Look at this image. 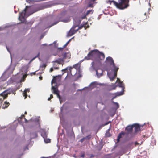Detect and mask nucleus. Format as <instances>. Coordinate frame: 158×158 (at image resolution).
Segmentation results:
<instances>
[{
  "instance_id": "f257e3e1",
  "label": "nucleus",
  "mask_w": 158,
  "mask_h": 158,
  "mask_svg": "<svg viewBox=\"0 0 158 158\" xmlns=\"http://www.w3.org/2000/svg\"><path fill=\"white\" fill-rule=\"evenodd\" d=\"M106 2L110 5L112 3L117 8L121 10H124L129 6V0H118V2L114 0H108Z\"/></svg>"
},
{
  "instance_id": "f03ea898",
  "label": "nucleus",
  "mask_w": 158,
  "mask_h": 158,
  "mask_svg": "<svg viewBox=\"0 0 158 158\" xmlns=\"http://www.w3.org/2000/svg\"><path fill=\"white\" fill-rule=\"evenodd\" d=\"M105 62L106 64L112 65L113 68L112 70L114 72V76L112 78H110L111 81H112L117 77V72L119 68L115 66L113 58L110 56H108L106 58Z\"/></svg>"
},
{
  "instance_id": "7ed1b4c3",
  "label": "nucleus",
  "mask_w": 158,
  "mask_h": 158,
  "mask_svg": "<svg viewBox=\"0 0 158 158\" xmlns=\"http://www.w3.org/2000/svg\"><path fill=\"white\" fill-rule=\"evenodd\" d=\"M98 50L94 49L90 51L88 54L87 56H85L84 60H95L97 58V56L98 54Z\"/></svg>"
},
{
  "instance_id": "20e7f679",
  "label": "nucleus",
  "mask_w": 158,
  "mask_h": 158,
  "mask_svg": "<svg viewBox=\"0 0 158 158\" xmlns=\"http://www.w3.org/2000/svg\"><path fill=\"white\" fill-rule=\"evenodd\" d=\"M27 11L26 8H25L22 12L19 13V19L21 21V23H24L26 21V19L25 16L26 14Z\"/></svg>"
},
{
  "instance_id": "39448f33",
  "label": "nucleus",
  "mask_w": 158,
  "mask_h": 158,
  "mask_svg": "<svg viewBox=\"0 0 158 158\" xmlns=\"http://www.w3.org/2000/svg\"><path fill=\"white\" fill-rule=\"evenodd\" d=\"M77 26H73L72 28L70 29L68 34V36H71L75 33L79 29V28L75 30V28Z\"/></svg>"
},
{
  "instance_id": "423d86ee",
  "label": "nucleus",
  "mask_w": 158,
  "mask_h": 158,
  "mask_svg": "<svg viewBox=\"0 0 158 158\" xmlns=\"http://www.w3.org/2000/svg\"><path fill=\"white\" fill-rule=\"evenodd\" d=\"M133 127H135V131L132 135H136L140 130V125L138 124H134L133 125Z\"/></svg>"
},
{
  "instance_id": "0eeeda50",
  "label": "nucleus",
  "mask_w": 158,
  "mask_h": 158,
  "mask_svg": "<svg viewBox=\"0 0 158 158\" xmlns=\"http://www.w3.org/2000/svg\"><path fill=\"white\" fill-rule=\"evenodd\" d=\"M105 57V56L104 54L102 52H100L99 50H98V54L97 56V58H98L100 60H103L104 59Z\"/></svg>"
},
{
  "instance_id": "6e6552de",
  "label": "nucleus",
  "mask_w": 158,
  "mask_h": 158,
  "mask_svg": "<svg viewBox=\"0 0 158 158\" xmlns=\"http://www.w3.org/2000/svg\"><path fill=\"white\" fill-rule=\"evenodd\" d=\"M133 129V125H129L127 127L125 128V130L127 131V134H129L132 132Z\"/></svg>"
},
{
  "instance_id": "1a4fd4ad",
  "label": "nucleus",
  "mask_w": 158,
  "mask_h": 158,
  "mask_svg": "<svg viewBox=\"0 0 158 158\" xmlns=\"http://www.w3.org/2000/svg\"><path fill=\"white\" fill-rule=\"evenodd\" d=\"M9 93L6 90L5 91L2 93L0 94V95L4 99H6L8 97V94Z\"/></svg>"
},
{
  "instance_id": "9d476101",
  "label": "nucleus",
  "mask_w": 158,
  "mask_h": 158,
  "mask_svg": "<svg viewBox=\"0 0 158 158\" xmlns=\"http://www.w3.org/2000/svg\"><path fill=\"white\" fill-rule=\"evenodd\" d=\"M64 62V60L63 59L59 58L53 61V62L56 63L60 64H62L63 65Z\"/></svg>"
},
{
  "instance_id": "9b49d317",
  "label": "nucleus",
  "mask_w": 158,
  "mask_h": 158,
  "mask_svg": "<svg viewBox=\"0 0 158 158\" xmlns=\"http://www.w3.org/2000/svg\"><path fill=\"white\" fill-rule=\"evenodd\" d=\"M70 54L68 52H65L63 55V59L64 60L67 58H69L70 57Z\"/></svg>"
},
{
  "instance_id": "f8f14e48",
  "label": "nucleus",
  "mask_w": 158,
  "mask_h": 158,
  "mask_svg": "<svg viewBox=\"0 0 158 158\" xmlns=\"http://www.w3.org/2000/svg\"><path fill=\"white\" fill-rule=\"evenodd\" d=\"M9 103L6 101L5 102H4V103L3 104L2 106V108L3 109H5V108H7L9 106Z\"/></svg>"
},
{
  "instance_id": "ddd939ff",
  "label": "nucleus",
  "mask_w": 158,
  "mask_h": 158,
  "mask_svg": "<svg viewBox=\"0 0 158 158\" xmlns=\"http://www.w3.org/2000/svg\"><path fill=\"white\" fill-rule=\"evenodd\" d=\"M125 134V133L124 132H123V131H122L118 135V138L117 139V142H119L120 139L122 137V135H124Z\"/></svg>"
},
{
  "instance_id": "4468645a",
  "label": "nucleus",
  "mask_w": 158,
  "mask_h": 158,
  "mask_svg": "<svg viewBox=\"0 0 158 158\" xmlns=\"http://www.w3.org/2000/svg\"><path fill=\"white\" fill-rule=\"evenodd\" d=\"M52 89L53 90V93L56 94H58V93H59V91L58 89L54 86H52Z\"/></svg>"
},
{
  "instance_id": "2eb2a0df",
  "label": "nucleus",
  "mask_w": 158,
  "mask_h": 158,
  "mask_svg": "<svg viewBox=\"0 0 158 158\" xmlns=\"http://www.w3.org/2000/svg\"><path fill=\"white\" fill-rule=\"evenodd\" d=\"M29 91H30V89H26L24 90L23 94V96L25 97V98H24L25 99H26L27 98V92H29Z\"/></svg>"
},
{
  "instance_id": "dca6fc26",
  "label": "nucleus",
  "mask_w": 158,
  "mask_h": 158,
  "mask_svg": "<svg viewBox=\"0 0 158 158\" xmlns=\"http://www.w3.org/2000/svg\"><path fill=\"white\" fill-rule=\"evenodd\" d=\"M123 92L122 91H121L120 92H117V93H114V94L115 95V96L113 97L112 98V99L113 100V99H114L116 97H117V96H119L121 95H123Z\"/></svg>"
},
{
  "instance_id": "f3484780",
  "label": "nucleus",
  "mask_w": 158,
  "mask_h": 158,
  "mask_svg": "<svg viewBox=\"0 0 158 158\" xmlns=\"http://www.w3.org/2000/svg\"><path fill=\"white\" fill-rule=\"evenodd\" d=\"M123 92L122 91H121L120 92H117V93H114V94L115 95V96L113 97L112 98V99L113 100V99H114L116 97H117V96H119L121 95H123Z\"/></svg>"
},
{
  "instance_id": "a211bd4d",
  "label": "nucleus",
  "mask_w": 158,
  "mask_h": 158,
  "mask_svg": "<svg viewBox=\"0 0 158 158\" xmlns=\"http://www.w3.org/2000/svg\"><path fill=\"white\" fill-rule=\"evenodd\" d=\"M73 69V68H72L71 67H67L66 68L63 69L62 70V71H68V70H69V71H68V72H70L71 73V70Z\"/></svg>"
},
{
  "instance_id": "6ab92c4d",
  "label": "nucleus",
  "mask_w": 158,
  "mask_h": 158,
  "mask_svg": "<svg viewBox=\"0 0 158 158\" xmlns=\"http://www.w3.org/2000/svg\"><path fill=\"white\" fill-rule=\"evenodd\" d=\"M60 21H62V22H66V21H65V20H61L60 19V20L58 21H56V22L55 23H53V24H52L51 25L49 26V27H52V26L55 25V24H57L58 22Z\"/></svg>"
},
{
  "instance_id": "aec40b11",
  "label": "nucleus",
  "mask_w": 158,
  "mask_h": 158,
  "mask_svg": "<svg viewBox=\"0 0 158 158\" xmlns=\"http://www.w3.org/2000/svg\"><path fill=\"white\" fill-rule=\"evenodd\" d=\"M118 86L122 88V89H124V85L122 82L120 81L118 84Z\"/></svg>"
},
{
  "instance_id": "412c9836",
  "label": "nucleus",
  "mask_w": 158,
  "mask_h": 158,
  "mask_svg": "<svg viewBox=\"0 0 158 158\" xmlns=\"http://www.w3.org/2000/svg\"><path fill=\"white\" fill-rule=\"evenodd\" d=\"M57 77H53V78L52 79L51 82L52 84V85L53 83H55L56 82V80L57 79Z\"/></svg>"
},
{
  "instance_id": "4be33fe9",
  "label": "nucleus",
  "mask_w": 158,
  "mask_h": 158,
  "mask_svg": "<svg viewBox=\"0 0 158 158\" xmlns=\"http://www.w3.org/2000/svg\"><path fill=\"white\" fill-rule=\"evenodd\" d=\"M111 86L112 87V89H110V90L115 89L116 88V87H117V86L115 85L114 84H113L111 85Z\"/></svg>"
},
{
  "instance_id": "5701e85b",
  "label": "nucleus",
  "mask_w": 158,
  "mask_h": 158,
  "mask_svg": "<svg viewBox=\"0 0 158 158\" xmlns=\"http://www.w3.org/2000/svg\"><path fill=\"white\" fill-rule=\"evenodd\" d=\"M44 141L45 142L47 143H49L51 142V140L49 139H45L44 138Z\"/></svg>"
},
{
  "instance_id": "b1692460",
  "label": "nucleus",
  "mask_w": 158,
  "mask_h": 158,
  "mask_svg": "<svg viewBox=\"0 0 158 158\" xmlns=\"http://www.w3.org/2000/svg\"><path fill=\"white\" fill-rule=\"evenodd\" d=\"M56 95L57 96V97L59 98L60 103H61L62 102L61 100V97L59 94V93H58V94H57Z\"/></svg>"
},
{
  "instance_id": "393cba45",
  "label": "nucleus",
  "mask_w": 158,
  "mask_h": 158,
  "mask_svg": "<svg viewBox=\"0 0 158 158\" xmlns=\"http://www.w3.org/2000/svg\"><path fill=\"white\" fill-rule=\"evenodd\" d=\"M78 64H77L74 65L73 66V67L75 68L76 70H77V69L78 68Z\"/></svg>"
},
{
  "instance_id": "a878e982",
  "label": "nucleus",
  "mask_w": 158,
  "mask_h": 158,
  "mask_svg": "<svg viewBox=\"0 0 158 158\" xmlns=\"http://www.w3.org/2000/svg\"><path fill=\"white\" fill-rule=\"evenodd\" d=\"M91 11H92V10H88L86 13V15H88L90 13V12H91Z\"/></svg>"
},
{
  "instance_id": "bb28decb",
  "label": "nucleus",
  "mask_w": 158,
  "mask_h": 158,
  "mask_svg": "<svg viewBox=\"0 0 158 158\" xmlns=\"http://www.w3.org/2000/svg\"><path fill=\"white\" fill-rule=\"evenodd\" d=\"M88 6L89 7H93V4L91 3H89L88 5Z\"/></svg>"
},
{
  "instance_id": "cd10ccee",
  "label": "nucleus",
  "mask_w": 158,
  "mask_h": 158,
  "mask_svg": "<svg viewBox=\"0 0 158 158\" xmlns=\"http://www.w3.org/2000/svg\"><path fill=\"white\" fill-rule=\"evenodd\" d=\"M114 103L116 105L117 108L118 109L119 108V104L117 102H114Z\"/></svg>"
},
{
  "instance_id": "c85d7f7f",
  "label": "nucleus",
  "mask_w": 158,
  "mask_h": 158,
  "mask_svg": "<svg viewBox=\"0 0 158 158\" xmlns=\"http://www.w3.org/2000/svg\"><path fill=\"white\" fill-rule=\"evenodd\" d=\"M53 98V96L52 94H51L50 95V97L48 99V100L49 101L50 99H52Z\"/></svg>"
},
{
  "instance_id": "c756f323",
  "label": "nucleus",
  "mask_w": 158,
  "mask_h": 158,
  "mask_svg": "<svg viewBox=\"0 0 158 158\" xmlns=\"http://www.w3.org/2000/svg\"><path fill=\"white\" fill-rule=\"evenodd\" d=\"M70 40H69L68 41L65 45H64V48H65L68 44Z\"/></svg>"
},
{
  "instance_id": "7c9ffc66",
  "label": "nucleus",
  "mask_w": 158,
  "mask_h": 158,
  "mask_svg": "<svg viewBox=\"0 0 158 158\" xmlns=\"http://www.w3.org/2000/svg\"><path fill=\"white\" fill-rule=\"evenodd\" d=\"M53 68L55 69H59V67H56V66H55V64H53Z\"/></svg>"
},
{
  "instance_id": "2f4dec72",
  "label": "nucleus",
  "mask_w": 158,
  "mask_h": 158,
  "mask_svg": "<svg viewBox=\"0 0 158 158\" xmlns=\"http://www.w3.org/2000/svg\"><path fill=\"white\" fill-rule=\"evenodd\" d=\"M25 116L23 114V115H22L20 117V119H22V118H24Z\"/></svg>"
},
{
  "instance_id": "473e14b6",
  "label": "nucleus",
  "mask_w": 158,
  "mask_h": 158,
  "mask_svg": "<svg viewBox=\"0 0 158 158\" xmlns=\"http://www.w3.org/2000/svg\"><path fill=\"white\" fill-rule=\"evenodd\" d=\"M86 139V138H85V137H84L83 138H82L80 140V141L81 142H83L84 140Z\"/></svg>"
},
{
  "instance_id": "72a5a7b5",
  "label": "nucleus",
  "mask_w": 158,
  "mask_h": 158,
  "mask_svg": "<svg viewBox=\"0 0 158 158\" xmlns=\"http://www.w3.org/2000/svg\"><path fill=\"white\" fill-rule=\"evenodd\" d=\"M80 156L81 157H84L85 156V153L84 152L82 153Z\"/></svg>"
},
{
  "instance_id": "f704fd0d",
  "label": "nucleus",
  "mask_w": 158,
  "mask_h": 158,
  "mask_svg": "<svg viewBox=\"0 0 158 158\" xmlns=\"http://www.w3.org/2000/svg\"><path fill=\"white\" fill-rule=\"evenodd\" d=\"M64 48V46L62 48H58V50H59L60 51H62V50Z\"/></svg>"
},
{
  "instance_id": "c9c22d12",
  "label": "nucleus",
  "mask_w": 158,
  "mask_h": 158,
  "mask_svg": "<svg viewBox=\"0 0 158 158\" xmlns=\"http://www.w3.org/2000/svg\"><path fill=\"white\" fill-rule=\"evenodd\" d=\"M54 70V68H51L50 69V72H52Z\"/></svg>"
},
{
  "instance_id": "e433bc0d",
  "label": "nucleus",
  "mask_w": 158,
  "mask_h": 158,
  "mask_svg": "<svg viewBox=\"0 0 158 158\" xmlns=\"http://www.w3.org/2000/svg\"><path fill=\"white\" fill-rule=\"evenodd\" d=\"M85 138H86V139L87 138L88 139H89L90 138V135H88L86 136Z\"/></svg>"
},
{
  "instance_id": "4c0bfd02",
  "label": "nucleus",
  "mask_w": 158,
  "mask_h": 158,
  "mask_svg": "<svg viewBox=\"0 0 158 158\" xmlns=\"http://www.w3.org/2000/svg\"><path fill=\"white\" fill-rule=\"evenodd\" d=\"M42 66L43 67L45 68L46 67L47 64H43Z\"/></svg>"
},
{
  "instance_id": "58836bf2",
  "label": "nucleus",
  "mask_w": 158,
  "mask_h": 158,
  "mask_svg": "<svg viewBox=\"0 0 158 158\" xmlns=\"http://www.w3.org/2000/svg\"><path fill=\"white\" fill-rule=\"evenodd\" d=\"M102 73L101 74H99L98 73V71H96V74L98 76H100L101 75H102Z\"/></svg>"
},
{
  "instance_id": "ea45409f",
  "label": "nucleus",
  "mask_w": 158,
  "mask_h": 158,
  "mask_svg": "<svg viewBox=\"0 0 158 158\" xmlns=\"http://www.w3.org/2000/svg\"><path fill=\"white\" fill-rule=\"evenodd\" d=\"M135 146H136L137 145H139V143H138L137 142H135Z\"/></svg>"
},
{
  "instance_id": "a19ab883",
  "label": "nucleus",
  "mask_w": 158,
  "mask_h": 158,
  "mask_svg": "<svg viewBox=\"0 0 158 158\" xmlns=\"http://www.w3.org/2000/svg\"><path fill=\"white\" fill-rule=\"evenodd\" d=\"M144 16H146V18H145V19H147V15H146V13H145L144 14Z\"/></svg>"
},
{
  "instance_id": "79ce46f5",
  "label": "nucleus",
  "mask_w": 158,
  "mask_h": 158,
  "mask_svg": "<svg viewBox=\"0 0 158 158\" xmlns=\"http://www.w3.org/2000/svg\"><path fill=\"white\" fill-rule=\"evenodd\" d=\"M39 78H40V80H42V77H41V76H40V77H39Z\"/></svg>"
},
{
  "instance_id": "37998d69",
  "label": "nucleus",
  "mask_w": 158,
  "mask_h": 158,
  "mask_svg": "<svg viewBox=\"0 0 158 158\" xmlns=\"http://www.w3.org/2000/svg\"><path fill=\"white\" fill-rule=\"evenodd\" d=\"M24 119H25V122H27V120L25 118H24Z\"/></svg>"
},
{
  "instance_id": "c03bdc74",
  "label": "nucleus",
  "mask_w": 158,
  "mask_h": 158,
  "mask_svg": "<svg viewBox=\"0 0 158 158\" xmlns=\"http://www.w3.org/2000/svg\"><path fill=\"white\" fill-rule=\"evenodd\" d=\"M37 56H36L35 57H34L33 59H32L31 61L33 60L35 58H36Z\"/></svg>"
},
{
  "instance_id": "a18cd8bd",
  "label": "nucleus",
  "mask_w": 158,
  "mask_h": 158,
  "mask_svg": "<svg viewBox=\"0 0 158 158\" xmlns=\"http://www.w3.org/2000/svg\"><path fill=\"white\" fill-rule=\"evenodd\" d=\"M35 135H36V136H37V134L36 133H35Z\"/></svg>"
},
{
  "instance_id": "49530a36",
  "label": "nucleus",
  "mask_w": 158,
  "mask_h": 158,
  "mask_svg": "<svg viewBox=\"0 0 158 158\" xmlns=\"http://www.w3.org/2000/svg\"><path fill=\"white\" fill-rule=\"evenodd\" d=\"M32 73L33 74L35 75V72H33V73Z\"/></svg>"
},
{
  "instance_id": "de8ad7c7",
  "label": "nucleus",
  "mask_w": 158,
  "mask_h": 158,
  "mask_svg": "<svg viewBox=\"0 0 158 158\" xmlns=\"http://www.w3.org/2000/svg\"><path fill=\"white\" fill-rule=\"evenodd\" d=\"M24 114H27V112H26V111H25V113H24Z\"/></svg>"
},
{
  "instance_id": "09e8293b",
  "label": "nucleus",
  "mask_w": 158,
  "mask_h": 158,
  "mask_svg": "<svg viewBox=\"0 0 158 158\" xmlns=\"http://www.w3.org/2000/svg\"><path fill=\"white\" fill-rule=\"evenodd\" d=\"M44 45H45V46H46L47 45L46 44H43Z\"/></svg>"
},
{
  "instance_id": "8fccbe9b",
  "label": "nucleus",
  "mask_w": 158,
  "mask_h": 158,
  "mask_svg": "<svg viewBox=\"0 0 158 158\" xmlns=\"http://www.w3.org/2000/svg\"><path fill=\"white\" fill-rule=\"evenodd\" d=\"M91 156H94V155H92Z\"/></svg>"
},
{
  "instance_id": "3c124183",
  "label": "nucleus",
  "mask_w": 158,
  "mask_h": 158,
  "mask_svg": "<svg viewBox=\"0 0 158 158\" xmlns=\"http://www.w3.org/2000/svg\"><path fill=\"white\" fill-rule=\"evenodd\" d=\"M39 54H38V55H37V56H39Z\"/></svg>"
},
{
  "instance_id": "603ef678",
  "label": "nucleus",
  "mask_w": 158,
  "mask_h": 158,
  "mask_svg": "<svg viewBox=\"0 0 158 158\" xmlns=\"http://www.w3.org/2000/svg\"><path fill=\"white\" fill-rule=\"evenodd\" d=\"M7 50L8 51H9V50H8V48H7Z\"/></svg>"
}]
</instances>
